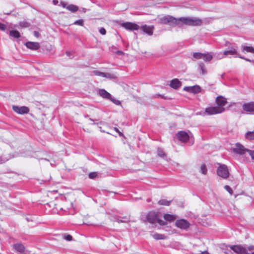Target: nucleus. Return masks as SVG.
Returning a JSON list of instances; mask_svg holds the SVG:
<instances>
[{"label":"nucleus","instance_id":"1","mask_svg":"<svg viewBox=\"0 0 254 254\" xmlns=\"http://www.w3.org/2000/svg\"><path fill=\"white\" fill-rule=\"evenodd\" d=\"M158 23L168 24L172 26L179 25L181 23L190 26H200L202 24V20L196 17H181L176 18L170 15H165L158 18Z\"/></svg>","mask_w":254,"mask_h":254},{"label":"nucleus","instance_id":"2","mask_svg":"<svg viewBox=\"0 0 254 254\" xmlns=\"http://www.w3.org/2000/svg\"><path fill=\"white\" fill-rule=\"evenodd\" d=\"M219 165L217 169V174L220 177L226 179L229 176V171L227 166L225 164L217 163Z\"/></svg>","mask_w":254,"mask_h":254},{"label":"nucleus","instance_id":"3","mask_svg":"<svg viewBox=\"0 0 254 254\" xmlns=\"http://www.w3.org/2000/svg\"><path fill=\"white\" fill-rule=\"evenodd\" d=\"M225 111L224 108L221 107H210L206 108L205 112L208 115H213L223 113Z\"/></svg>","mask_w":254,"mask_h":254},{"label":"nucleus","instance_id":"4","mask_svg":"<svg viewBox=\"0 0 254 254\" xmlns=\"http://www.w3.org/2000/svg\"><path fill=\"white\" fill-rule=\"evenodd\" d=\"M230 248L237 254H248L247 250L242 245L230 246Z\"/></svg>","mask_w":254,"mask_h":254},{"label":"nucleus","instance_id":"5","mask_svg":"<svg viewBox=\"0 0 254 254\" xmlns=\"http://www.w3.org/2000/svg\"><path fill=\"white\" fill-rule=\"evenodd\" d=\"M238 49L236 46H232L223 52V55L224 56H234L235 57H237L239 56L237 52Z\"/></svg>","mask_w":254,"mask_h":254},{"label":"nucleus","instance_id":"6","mask_svg":"<svg viewBox=\"0 0 254 254\" xmlns=\"http://www.w3.org/2000/svg\"><path fill=\"white\" fill-rule=\"evenodd\" d=\"M234 152L240 155H244L246 152H248L249 149L246 148L243 145L239 143H237L235 148L233 149Z\"/></svg>","mask_w":254,"mask_h":254},{"label":"nucleus","instance_id":"7","mask_svg":"<svg viewBox=\"0 0 254 254\" xmlns=\"http://www.w3.org/2000/svg\"><path fill=\"white\" fill-rule=\"evenodd\" d=\"M12 109L16 113L21 115L27 114L29 111V108L26 106L19 107L18 106L13 105L12 106Z\"/></svg>","mask_w":254,"mask_h":254},{"label":"nucleus","instance_id":"8","mask_svg":"<svg viewBox=\"0 0 254 254\" xmlns=\"http://www.w3.org/2000/svg\"><path fill=\"white\" fill-rule=\"evenodd\" d=\"M175 224L177 227L184 230L188 229L190 226L189 222L185 219L178 220L176 221Z\"/></svg>","mask_w":254,"mask_h":254},{"label":"nucleus","instance_id":"9","mask_svg":"<svg viewBox=\"0 0 254 254\" xmlns=\"http://www.w3.org/2000/svg\"><path fill=\"white\" fill-rule=\"evenodd\" d=\"M242 108L244 111L253 114L254 113V102L244 104Z\"/></svg>","mask_w":254,"mask_h":254},{"label":"nucleus","instance_id":"10","mask_svg":"<svg viewBox=\"0 0 254 254\" xmlns=\"http://www.w3.org/2000/svg\"><path fill=\"white\" fill-rule=\"evenodd\" d=\"M158 216L156 212L154 211L150 212L146 216V219L150 223H155L158 220Z\"/></svg>","mask_w":254,"mask_h":254},{"label":"nucleus","instance_id":"11","mask_svg":"<svg viewBox=\"0 0 254 254\" xmlns=\"http://www.w3.org/2000/svg\"><path fill=\"white\" fill-rule=\"evenodd\" d=\"M177 137L181 141L186 142L189 140L190 136L186 132L180 131L177 133Z\"/></svg>","mask_w":254,"mask_h":254},{"label":"nucleus","instance_id":"12","mask_svg":"<svg viewBox=\"0 0 254 254\" xmlns=\"http://www.w3.org/2000/svg\"><path fill=\"white\" fill-rule=\"evenodd\" d=\"M122 26L127 30H134L139 29V26L131 22H125L122 24Z\"/></svg>","mask_w":254,"mask_h":254},{"label":"nucleus","instance_id":"13","mask_svg":"<svg viewBox=\"0 0 254 254\" xmlns=\"http://www.w3.org/2000/svg\"><path fill=\"white\" fill-rule=\"evenodd\" d=\"M216 103L217 107L224 108L227 104V99L222 96H219L216 98Z\"/></svg>","mask_w":254,"mask_h":254},{"label":"nucleus","instance_id":"14","mask_svg":"<svg viewBox=\"0 0 254 254\" xmlns=\"http://www.w3.org/2000/svg\"><path fill=\"white\" fill-rule=\"evenodd\" d=\"M141 29L146 34L151 36L153 33L154 26L144 25L141 27Z\"/></svg>","mask_w":254,"mask_h":254},{"label":"nucleus","instance_id":"15","mask_svg":"<svg viewBox=\"0 0 254 254\" xmlns=\"http://www.w3.org/2000/svg\"><path fill=\"white\" fill-rule=\"evenodd\" d=\"M98 95L102 98L109 100L111 98V94L108 92L106 90L104 89H99L98 91Z\"/></svg>","mask_w":254,"mask_h":254},{"label":"nucleus","instance_id":"16","mask_svg":"<svg viewBox=\"0 0 254 254\" xmlns=\"http://www.w3.org/2000/svg\"><path fill=\"white\" fill-rule=\"evenodd\" d=\"M25 45L27 48L33 50H36L40 47L38 43L32 42H27L26 43Z\"/></svg>","mask_w":254,"mask_h":254},{"label":"nucleus","instance_id":"17","mask_svg":"<svg viewBox=\"0 0 254 254\" xmlns=\"http://www.w3.org/2000/svg\"><path fill=\"white\" fill-rule=\"evenodd\" d=\"M184 90L188 92L191 93H197L200 91V88L198 86H194L192 87H185Z\"/></svg>","mask_w":254,"mask_h":254},{"label":"nucleus","instance_id":"18","mask_svg":"<svg viewBox=\"0 0 254 254\" xmlns=\"http://www.w3.org/2000/svg\"><path fill=\"white\" fill-rule=\"evenodd\" d=\"M170 86L174 89H178L181 86V82L177 78L171 80L170 84Z\"/></svg>","mask_w":254,"mask_h":254},{"label":"nucleus","instance_id":"19","mask_svg":"<svg viewBox=\"0 0 254 254\" xmlns=\"http://www.w3.org/2000/svg\"><path fill=\"white\" fill-rule=\"evenodd\" d=\"M241 49L243 52L254 53V48L253 47L242 45Z\"/></svg>","mask_w":254,"mask_h":254},{"label":"nucleus","instance_id":"20","mask_svg":"<svg viewBox=\"0 0 254 254\" xmlns=\"http://www.w3.org/2000/svg\"><path fill=\"white\" fill-rule=\"evenodd\" d=\"M13 247L17 252L22 253L24 251L25 248L21 244H14Z\"/></svg>","mask_w":254,"mask_h":254},{"label":"nucleus","instance_id":"21","mask_svg":"<svg viewBox=\"0 0 254 254\" xmlns=\"http://www.w3.org/2000/svg\"><path fill=\"white\" fill-rule=\"evenodd\" d=\"M213 58V56L211 53H203L202 59L205 62H210Z\"/></svg>","mask_w":254,"mask_h":254},{"label":"nucleus","instance_id":"22","mask_svg":"<svg viewBox=\"0 0 254 254\" xmlns=\"http://www.w3.org/2000/svg\"><path fill=\"white\" fill-rule=\"evenodd\" d=\"M198 69L201 71V74L203 75L207 73V70L205 68L204 64L202 62H200L198 64Z\"/></svg>","mask_w":254,"mask_h":254},{"label":"nucleus","instance_id":"23","mask_svg":"<svg viewBox=\"0 0 254 254\" xmlns=\"http://www.w3.org/2000/svg\"><path fill=\"white\" fill-rule=\"evenodd\" d=\"M164 218L166 221H168L169 222H172V221H174L176 219V216H174L173 215L166 214H164Z\"/></svg>","mask_w":254,"mask_h":254},{"label":"nucleus","instance_id":"24","mask_svg":"<svg viewBox=\"0 0 254 254\" xmlns=\"http://www.w3.org/2000/svg\"><path fill=\"white\" fill-rule=\"evenodd\" d=\"M9 35L14 38H18L20 37V33L17 30H11L9 32Z\"/></svg>","mask_w":254,"mask_h":254},{"label":"nucleus","instance_id":"25","mask_svg":"<svg viewBox=\"0 0 254 254\" xmlns=\"http://www.w3.org/2000/svg\"><path fill=\"white\" fill-rule=\"evenodd\" d=\"M152 237L155 240H163L166 238L165 235L161 234L155 233L152 235Z\"/></svg>","mask_w":254,"mask_h":254},{"label":"nucleus","instance_id":"26","mask_svg":"<svg viewBox=\"0 0 254 254\" xmlns=\"http://www.w3.org/2000/svg\"><path fill=\"white\" fill-rule=\"evenodd\" d=\"M66 9L72 12H74L77 11L78 8L76 5L69 4L66 7Z\"/></svg>","mask_w":254,"mask_h":254},{"label":"nucleus","instance_id":"27","mask_svg":"<svg viewBox=\"0 0 254 254\" xmlns=\"http://www.w3.org/2000/svg\"><path fill=\"white\" fill-rule=\"evenodd\" d=\"M246 138L252 140L254 139V131H248L245 134Z\"/></svg>","mask_w":254,"mask_h":254},{"label":"nucleus","instance_id":"28","mask_svg":"<svg viewBox=\"0 0 254 254\" xmlns=\"http://www.w3.org/2000/svg\"><path fill=\"white\" fill-rule=\"evenodd\" d=\"M157 154L159 156L165 158L166 157V155L162 148H159L157 150Z\"/></svg>","mask_w":254,"mask_h":254},{"label":"nucleus","instance_id":"29","mask_svg":"<svg viewBox=\"0 0 254 254\" xmlns=\"http://www.w3.org/2000/svg\"><path fill=\"white\" fill-rule=\"evenodd\" d=\"M171 201H168L166 199H161L158 201V204L162 205L169 206L170 204Z\"/></svg>","mask_w":254,"mask_h":254},{"label":"nucleus","instance_id":"30","mask_svg":"<svg viewBox=\"0 0 254 254\" xmlns=\"http://www.w3.org/2000/svg\"><path fill=\"white\" fill-rule=\"evenodd\" d=\"M103 77H105L106 78L109 79H115L116 78V76L114 74L109 72H104Z\"/></svg>","mask_w":254,"mask_h":254},{"label":"nucleus","instance_id":"31","mask_svg":"<svg viewBox=\"0 0 254 254\" xmlns=\"http://www.w3.org/2000/svg\"><path fill=\"white\" fill-rule=\"evenodd\" d=\"M19 26L22 28H27L30 26V23L27 21H22L19 22Z\"/></svg>","mask_w":254,"mask_h":254},{"label":"nucleus","instance_id":"32","mask_svg":"<svg viewBox=\"0 0 254 254\" xmlns=\"http://www.w3.org/2000/svg\"><path fill=\"white\" fill-rule=\"evenodd\" d=\"M203 53H194L193 54V57L195 59H202Z\"/></svg>","mask_w":254,"mask_h":254},{"label":"nucleus","instance_id":"33","mask_svg":"<svg viewBox=\"0 0 254 254\" xmlns=\"http://www.w3.org/2000/svg\"><path fill=\"white\" fill-rule=\"evenodd\" d=\"M109 100L112 101L114 104H115L116 105H121V102L119 100L113 97L112 96H111V98L109 99Z\"/></svg>","mask_w":254,"mask_h":254},{"label":"nucleus","instance_id":"34","mask_svg":"<svg viewBox=\"0 0 254 254\" xmlns=\"http://www.w3.org/2000/svg\"><path fill=\"white\" fill-rule=\"evenodd\" d=\"M63 238L67 241H70L72 240V237L70 235L64 234L63 235Z\"/></svg>","mask_w":254,"mask_h":254},{"label":"nucleus","instance_id":"35","mask_svg":"<svg viewBox=\"0 0 254 254\" xmlns=\"http://www.w3.org/2000/svg\"><path fill=\"white\" fill-rule=\"evenodd\" d=\"M200 170L202 174L205 175L207 173V169L206 167V166L204 164H203L201 166Z\"/></svg>","mask_w":254,"mask_h":254},{"label":"nucleus","instance_id":"36","mask_svg":"<svg viewBox=\"0 0 254 254\" xmlns=\"http://www.w3.org/2000/svg\"><path fill=\"white\" fill-rule=\"evenodd\" d=\"M93 73L96 75L100 76H102V77H103L104 76V72H100V71H98V70L94 71Z\"/></svg>","mask_w":254,"mask_h":254},{"label":"nucleus","instance_id":"37","mask_svg":"<svg viewBox=\"0 0 254 254\" xmlns=\"http://www.w3.org/2000/svg\"><path fill=\"white\" fill-rule=\"evenodd\" d=\"M74 24L75 25H78L80 26H83V20L82 19H79L75 21L74 23Z\"/></svg>","mask_w":254,"mask_h":254},{"label":"nucleus","instance_id":"38","mask_svg":"<svg viewBox=\"0 0 254 254\" xmlns=\"http://www.w3.org/2000/svg\"><path fill=\"white\" fill-rule=\"evenodd\" d=\"M97 176V172H91L89 174V177L90 179H94Z\"/></svg>","mask_w":254,"mask_h":254},{"label":"nucleus","instance_id":"39","mask_svg":"<svg viewBox=\"0 0 254 254\" xmlns=\"http://www.w3.org/2000/svg\"><path fill=\"white\" fill-rule=\"evenodd\" d=\"M225 189L229 192L230 194H232L233 190L229 186H225L224 187Z\"/></svg>","mask_w":254,"mask_h":254},{"label":"nucleus","instance_id":"40","mask_svg":"<svg viewBox=\"0 0 254 254\" xmlns=\"http://www.w3.org/2000/svg\"><path fill=\"white\" fill-rule=\"evenodd\" d=\"M129 221V218L126 217L125 218H124V220H122V219H118L117 220V222H119V223H122V222H127Z\"/></svg>","mask_w":254,"mask_h":254},{"label":"nucleus","instance_id":"41","mask_svg":"<svg viewBox=\"0 0 254 254\" xmlns=\"http://www.w3.org/2000/svg\"><path fill=\"white\" fill-rule=\"evenodd\" d=\"M158 222L160 225H165L167 224V223L163 220H160L158 218V220H157V222Z\"/></svg>","mask_w":254,"mask_h":254},{"label":"nucleus","instance_id":"42","mask_svg":"<svg viewBox=\"0 0 254 254\" xmlns=\"http://www.w3.org/2000/svg\"><path fill=\"white\" fill-rule=\"evenodd\" d=\"M114 53L120 56H123L124 55V53L120 50H117L116 51H114Z\"/></svg>","mask_w":254,"mask_h":254},{"label":"nucleus","instance_id":"43","mask_svg":"<svg viewBox=\"0 0 254 254\" xmlns=\"http://www.w3.org/2000/svg\"><path fill=\"white\" fill-rule=\"evenodd\" d=\"M248 153L251 156L252 158L253 159H254V150H251L249 149Z\"/></svg>","mask_w":254,"mask_h":254},{"label":"nucleus","instance_id":"44","mask_svg":"<svg viewBox=\"0 0 254 254\" xmlns=\"http://www.w3.org/2000/svg\"><path fill=\"white\" fill-rule=\"evenodd\" d=\"M99 32L102 35H105L106 32L105 29L103 27L100 29Z\"/></svg>","mask_w":254,"mask_h":254},{"label":"nucleus","instance_id":"45","mask_svg":"<svg viewBox=\"0 0 254 254\" xmlns=\"http://www.w3.org/2000/svg\"><path fill=\"white\" fill-rule=\"evenodd\" d=\"M5 25L3 24L0 23V29L4 31L5 29Z\"/></svg>","mask_w":254,"mask_h":254},{"label":"nucleus","instance_id":"46","mask_svg":"<svg viewBox=\"0 0 254 254\" xmlns=\"http://www.w3.org/2000/svg\"><path fill=\"white\" fill-rule=\"evenodd\" d=\"M238 57H239V58H241V59H244V60H246V61H247L251 62V60H250L248 59H246V58H244V57H242V56H238Z\"/></svg>","mask_w":254,"mask_h":254},{"label":"nucleus","instance_id":"47","mask_svg":"<svg viewBox=\"0 0 254 254\" xmlns=\"http://www.w3.org/2000/svg\"><path fill=\"white\" fill-rule=\"evenodd\" d=\"M39 33L37 31H34V35L36 37H38L39 36Z\"/></svg>","mask_w":254,"mask_h":254},{"label":"nucleus","instance_id":"48","mask_svg":"<svg viewBox=\"0 0 254 254\" xmlns=\"http://www.w3.org/2000/svg\"><path fill=\"white\" fill-rule=\"evenodd\" d=\"M117 51L116 48L115 47H113L112 48V51L114 53V51Z\"/></svg>","mask_w":254,"mask_h":254},{"label":"nucleus","instance_id":"49","mask_svg":"<svg viewBox=\"0 0 254 254\" xmlns=\"http://www.w3.org/2000/svg\"><path fill=\"white\" fill-rule=\"evenodd\" d=\"M201 254H209L207 252L204 251L202 252Z\"/></svg>","mask_w":254,"mask_h":254},{"label":"nucleus","instance_id":"50","mask_svg":"<svg viewBox=\"0 0 254 254\" xmlns=\"http://www.w3.org/2000/svg\"><path fill=\"white\" fill-rule=\"evenodd\" d=\"M66 55H67V56H68V55H69V52H66Z\"/></svg>","mask_w":254,"mask_h":254},{"label":"nucleus","instance_id":"51","mask_svg":"<svg viewBox=\"0 0 254 254\" xmlns=\"http://www.w3.org/2000/svg\"><path fill=\"white\" fill-rule=\"evenodd\" d=\"M224 57V56H222V57H220L219 59H222V58H223Z\"/></svg>","mask_w":254,"mask_h":254},{"label":"nucleus","instance_id":"52","mask_svg":"<svg viewBox=\"0 0 254 254\" xmlns=\"http://www.w3.org/2000/svg\"><path fill=\"white\" fill-rule=\"evenodd\" d=\"M90 120H91V121H94V120H92V119H91V118L90 119Z\"/></svg>","mask_w":254,"mask_h":254},{"label":"nucleus","instance_id":"53","mask_svg":"<svg viewBox=\"0 0 254 254\" xmlns=\"http://www.w3.org/2000/svg\"><path fill=\"white\" fill-rule=\"evenodd\" d=\"M54 3H56L55 0H53Z\"/></svg>","mask_w":254,"mask_h":254},{"label":"nucleus","instance_id":"54","mask_svg":"<svg viewBox=\"0 0 254 254\" xmlns=\"http://www.w3.org/2000/svg\"><path fill=\"white\" fill-rule=\"evenodd\" d=\"M54 3H56L55 0H53Z\"/></svg>","mask_w":254,"mask_h":254},{"label":"nucleus","instance_id":"55","mask_svg":"<svg viewBox=\"0 0 254 254\" xmlns=\"http://www.w3.org/2000/svg\"><path fill=\"white\" fill-rule=\"evenodd\" d=\"M252 254H254V253H253Z\"/></svg>","mask_w":254,"mask_h":254}]
</instances>
